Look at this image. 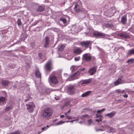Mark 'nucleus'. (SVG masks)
I'll use <instances>...</instances> for the list:
<instances>
[{
    "label": "nucleus",
    "instance_id": "nucleus-1",
    "mask_svg": "<svg viewBox=\"0 0 134 134\" xmlns=\"http://www.w3.org/2000/svg\"><path fill=\"white\" fill-rule=\"evenodd\" d=\"M53 113V109L50 107L47 108L43 111L42 115V117L45 119H49L52 116Z\"/></svg>",
    "mask_w": 134,
    "mask_h": 134
},
{
    "label": "nucleus",
    "instance_id": "nucleus-2",
    "mask_svg": "<svg viewBox=\"0 0 134 134\" xmlns=\"http://www.w3.org/2000/svg\"><path fill=\"white\" fill-rule=\"evenodd\" d=\"M116 10L115 8L112 7L107 10L104 13V14L110 17L116 13Z\"/></svg>",
    "mask_w": 134,
    "mask_h": 134
},
{
    "label": "nucleus",
    "instance_id": "nucleus-3",
    "mask_svg": "<svg viewBox=\"0 0 134 134\" xmlns=\"http://www.w3.org/2000/svg\"><path fill=\"white\" fill-rule=\"evenodd\" d=\"M45 70L48 73L52 69V62L51 60H49L47 62L44 66Z\"/></svg>",
    "mask_w": 134,
    "mask_h": 134
},
{
    "label": "nucleus",
    "instance_id": "nucleus-4",
    "mask_svg": "<svg viewBox=\"0 0 134 134\" xmlns=\"http://www.w3.org/2000/svg\"><path fill=\"white\" fill-rule=\"evenodd\" d=\"M26 109L30 113L33 112L34 108H35V105L33 102H30L26 105Z\"/></svg>",
    "mask_w": 134,
    "mask_h": 134
},
{
    "label": "nucleus",
    "instance_id": "nucleus-5",
    "mask_svg": "<svg viewBox=\"0 0 134 134\" xmlns=\"http://www.w3.org/2000/svg\"><path fill=\"white\" fill-rule=\"evenodd\" d=\"M92 42L91 41H82L80 43V45L81 47H84V50L88 48V47H89L90 44H92Z\"/></svg>",
    "mask_w": 134,
    "mask_h": 134
},
{
    "label": "nucleus",
    "instance_id": "nucleus-6",
    "mask_svg": "<svg viewBox=\"0 0 134 134\" xmlns=\"http://www.w3.org/2000/svg\"><path fill=\"white\" fill-rule=\"evenodd\" d=\"M93 35L95 37H100L102 38L107 37L108 36V35L105 34L104 33L97 31H95L93 32Z\"/></svg>",
    "mask_w": 134,
    "mask_h": 134
},
{
    "label": "nucleus",
    "instance_id": "nucleus-7",
    "mask_svg": "<svg viewBox=\"0 0 134 134\" xmlns=\"http://www.w3.org/2000/svg\"><path fill=\"white\" fill-rule=\"evenodd\" d=\"M50 81L52 83L56 84L58 83V81L57 77L54 75H51L50 76L49 78Z\"/></svg>",
    "mask_w": 134,
    "mask_h": 134
},
{
    "label": "nucleus",
    "instance_id": "nucleus-8",
    "mask_svg": "<svg viewBox=\"0 0 134 134\" xmlns=\"http://www.w3.org/2000/svg\"><path fill=\"white\" fill-rule=\"evenodd\" d=\"M80 76V73L79 71H77L74 74L71 76L70 78L66 80L67 81H70L78 79Z\"/></svg>",
    "mask_w": 134,
    "mask_h": 134
},
{
    "label": "nucleus",
    "instance_id": "nucleus-9",
    "mask_svg": "<svg viewBox=\"0 0 134 134\" xmlns=\"http://www.w3.org/2000/svg\"><path fill=\"white\" fill-rule=\"evenodd\" d=\"M91 55L90 53H86L83 55L82 59L86 61H90Z\"/></svg>",
    "mask_w": 134,
    "mask_h": 134
},
{
    "label": "nucleus",
    "instance_id": "nucleus-10",
    "mask_svg": "<svg viewBox=\"0 0 134 134\" xmlns=\"http://www.w3.org/2000/svg\"><path fill=\"white\" fill-rule=\"evenodd\" d=\"M68 91L70 94H73L74 92V86L73 85L69 86L68 88Z\"/></svg>",
    "mask_w": 134,
    "mask_h": 134
},
{
    "label": "nucleus",
    "instance_id": "nucleus-11",
    "mask_svg": "<svg viewBox=\"0 0 134 134\" xmlns=\"http://www.w3.org/2000/svg\"><path fill=\"white\" fill-rule=\"evenodd\" d=\"M51 91L50 89L48 88H46L45 87H44L42 91H41V92L43 94H49Z\"/></svg>",
    "mask_w": 134,
    "mask_h": 134
},
{
    "label": "nucleus",
    "instance_id": "nucleus-12",
    "mask_svg": "<svg viewBox=\"0 0 134 134\" xmlns=\"http://www.w3.org/2000/svg\"><path fill=\"white\" fill-rule=\"evenodd\" d=\"M97 67L96 66L93 67V68H90V69L89 72L91 74V75H92L94 74L96 71Z\"/></svg>",
    "mask_w": 134,
    "mask_h": 134
},
{
    "label": "nucleus",
    "instance_id": "nucleus-13",
    "mask_svg": "<svg viewBox=\"0 0 134 134\" xmlns=\"http://www.w3.org/2000/svg\"><path fill=\"white\" fill-rule=\"evenodd\" d=\"M74 9L75 11L77 13L81 11L80 6L79 5L77 4L75 5Z\"/></svg>",
    "mask_w": 134,
    "mask_h": 134
},
{
    "label": "nucleus",
    "instance_id": "nucleus-14",
    "mask_svg": "<svg viewBox=\"0 0 134 134\" xmlns=\"http://www.w3.org/2000/svg\"><path fill=\"white\" fill-rule=\"evenodd\" d=\"M35 74L36 77L39 79L40 81H41V74L40 72V71L38 69H36L35 72Z\"/></svg>",
    "mask_w": 134,
    "mask_h": 134
},
{
    "label": "nucleus",
    "instance_id": "nucleus-15",
    "mask_svg": "<svg viewBox=\"0 0 134 134\" xmlns=\"http://www.w3.org/2000/svg\"><path fill=\"white\" fill-rule=\"evenodd\" d=\"M45 43L44 46L45 48L49 46V40L48 36H46L45 37Z\"/></svg>",
    "mask_w": 134,
    "mask_h": 134
},
{
    "label": "nucleus",
    "instance_id": "nucleus-16",
    "mask_svg": "<svg viewBox=\"0 0 134 134\" xmlns=\"http://www.w3.org/2000/svg\"><path fill=\"white\" fill-rule=\"evenodd\" d=\"M127 16L126 15H124L121 18V22L123 24H126L127 22Z\"/></svg>",
    "mask_w": 134,
    "mask_h": 134
},
{
    "label": "nucleus",
    "instance_id": "nucleus-17",
    "mask_svg": "<svg viewBox=\"0 0 134 134\" xmlns=\"http://www.w3.org/2000/svg\"><path fill=\"white\" fill-rule=\"evenodd\" d=\"M82 52L80 48L75 49L74 51V53L75 54H80Z\"/></svg>",
    "mask_w": 134,
    "mask_h": 134
},
{
    "label": "nucleus",
    "instance_id": "nucleus-18",
    "mask_svg": "<svg viewBox=\"0 0 134 134\" xmlns=\"http://www.w3.org/2000/svg\"><path fill=\"white\" fill-rule=\"evenodd\" d=\"M105 128L110 132H114L115 131V129L112 127H110L108 125H105Z\"/></svg>",
    "mask_w": 134,
    "mask_h": 134
},
{
    "label": "nucleus",
    "instance_id": "nucleus-19",
    "mask_svg": "<svg viewBox=\"0 0 134 134\" xmlns=\"http://www.w3.org/2000/svg\"><path fill=\"white\" fill-rule=\"evenodd\" d=\"M118 36L121 37H123L125 38H129L130 37L129 36L125 34H120L118 35Z\"/></svg>",
    "mask_w": 134,
    "mask_h": 134
},
{
    "label": "nucleus",
    "instance_id": "nucleus-20",
    "mask_svg": "<svg viewBox=\"0 0 134 134\" xmlns=\"http://www.w3.org/2000/svg\"><path fill=\"white\" fill-rule=\"evenodd\" d=\"M121 79H122V77H121L119 78L118 80L114 82V83L115 86L118 85L119 84L121 83Z\"/></svg>",
    "mask_w": 134,
    "mask_h": 134
},
{
    "label": "nucleus",
    "instance_id": "nucleus-21",
    "mask_svg": "<svg viewBox=\"0 0 134 134\" xmlns=\"http://www.w3.org/2000/svg\"><path fill=\"white\" fill-rule=\"evenodd\" d=\"M45 9V7L44 6H41L38 7L37 10L38 12H42Z\"/></svg>",
    "mask_w": 134,
    "mask_h": 134
},
{
    "label": "nucleus",
    "instance_id": "nucleus-22",
    "mask_svg": "<svg viewBox=\"0 0 134 134\" xmlns=\"http://www.w3.org/2000/svg\"><path fill=\"white\" fill-rule=\"evenodd\" d=\"M91 81V79H89L82 80L81 82L82 84H87L90 82Z\"/></svg>",
    "mask_w": 134,
    "mask_h": 134
},
{
    "label": "nucleus",
    "instance_id": "nucleus-23",
    "mask_svg": "<svg viewBox=\"0 0 134 134\" xmlns=\"http://www.w3.org/2000/svg\"><path fill=\"white\" fill-rule=\"evenodd\" d=\"M127 54V56L131 55L132 54H134V49L129 50Z\"/></svg>",
    "mask_w": 134,
    "mask_h": 134
},
{
    "label": "nucleus",
    "instance_id": "nucleus-24",
    "mask_svg": "<svg viewBox=\"0 0 134 134\" xmlns=\"http://www.w3.org/2000/svg\"><path fill=\"white\" fill-rule=\"evenodd\" d=\"M91 91H88L86 92L85 93H83L82 95V97H85L88 96L89 94L91 93Z\"/></svg>",
    "mask_w": 134,
    "mask_h": 134
},
{
    "label": "nucleus",
    "instance_id": "nucleus-25",
    "mask_svg": "<svg viewBox=\"0 0 134 134\" xmlns=\"http://www.w3.org/2000/svg\"><path fill=\"white\" fill-rule=\"evenodd\" d=\"M115 114V112L114 111H113L110 113L107 114L106 115L109 116L110 118H111Z\"/></svg>",
    "mask_w": 134,
    "mask_h": 134
},
{
    "label": "nucleus",
    "instance_id": "nucleus-26",
    "mask_svg": "<svg viewBox=\"0 0 134 134\" xmlns=\"http://www.w3.org/2000/svg\"><path fill=\"white\" fill-rule=\"evenodd\" d=\"M59 20L63 23L64 24H66L67 22V20L64 17H62Z\"/></svg>",
    "mask_w": 134,
    "mask_h": 134
},
{
    "label": "nucleus",
    "instance_id": "nucleus-27",
    "mask_svg": "<svg viewBox=\"0 0 134 134\" xmlns=\"http://www.w3.org/2000/svg\"><path fill=\"white\" fill-rule=\"evenodd\" d=\"M71 101V99H69L68 100L66 101L64 104V106H66L70 105V103Z\"/></svg>",
    "mask_w": 134,
    "mask_h": 134
},
{
    "label": "nucleus",
    "instance_id": "nucleus-28",
    "mask_svg": "<svg viewBox=\"0 0 134 134\" xmlns=\"http://www.w3.org/2000/svg\"><path fill=\"white\" fill-rule=\"evenodd\" d=\"M77 27L75 25H73L71 28V30L75 32H77Z\"/></svg>",
    "mask_w": 134,
    "mask_h": 134
},
{
    "label": "nucleus",
    "instance_id": "nucleus-29",
    "mask_svg": "<svg viewBox=\"0 0 134 134\" xmlns=\"http://www.w3.org/2000/svg\"><path fill=\"white\" fill-rule=\"evenodd\" d=\"M1 83L3 86H5L8 84L9 82L7 81L3 80L2 81Z\"/></svg>",
    "mask_w": 134,
    "mask_h": 134
},
{
    "label": "nucleus",
    "instance_id": "nucleus-30",
    "mask_svg": "<svg viewBox=\"0 0 134 134\" xmlns=\"http://www.w3.org/2000/svg\"><path fill=\"white\" fill-rule=\"evenodd\" d=\"M65 122L64 121H61L58 122L56 123H55V124H53V125L54 126L58 125H60L61 124H63Z\"/></svg>",
    "mask_w": 134,
    "mask_h": 134
},
{
    "label": "nucleus",
    "instance_id": "nucleus-31",
    "mask_svg": "<svg viewBox=\"0 0 134 134\" xmlns=\"http://www.w3.org/2000/svg\"><path fill=\"white\" fill-rule=\"evenodd\" d=\"M65 47V46L64 45L62 44L58 48V51H62Z\"/></svg>",
    "mask_w": 134,
    "mask_h": 134
},
{
    "label": "nucleus",
    "instance_id": "nucleus-32",
    "mask_svg": "<svg viewBox=\"0 0 134 134\" xmlns=\"http://www.w3.org/2000/svg\"><path fill=\"white\" fill-rule=\"evenodd\" d=\"M118 93V94H120L123 93L125 91L124 90H121L120 89H118L116 91Z\"/></svg>",
    "mask_w": 134,
    "mask_h": 134
},
{
    "label": "nucleus",
    "instance_id": "nucleus-33",
    "mask_svg": "<svg viewBox=\"0 0 134 134\" xmlns=\"http://www.w3.org/2000/svg\"><path fill=\"white\" fill-rule=\"evenodd\" d=\"M90 61H91L93 63L95 62L96 61V59L95 57L94 56H91Z\"/></svg>",
    "mask_w": 134,
    "mask_h": 134
},
{
    "label": "nucleus",
    "instance_id": "nucleus-34",
    "mask_svg": "<svg viewBox=\"0 0 134 134\" xmlns=\"http://www.w3.org/2000/svg\"><path fill=\"white\" fill-rule=\"evenodd\" d=\"M112 26L111 23H107L105 25V26L106 27H111Z\"/></svg>",
    "mask_w": 134,
    "mask_h": 134
},
{
    "label": "nucleus",
    "instance_id": "nucleus-35",
    "mask_svg": "<svg viewBox=\"0 0 134 134\" xmlns=\"http://www.w3.org/2000/svg\"><path fill=\"white\" fill-rule=\"evenodd\" d=\"M17 23L19 26H21L22 23L20 19H18L17 20Z\"/></svg>",
    "mask_w": 134,
    "mask_h": 134
},
{
    "label": "nucleus",
    "instance_id": "nucleus-36",
    "mask_svg": "<svg viewBox=\"0 0 134 134\" xmlns=\"http://www.w3.org/2000/svg\"><path fill=\"white\" fill-rule=\"evenodd\" d=\"M5 100V98L3 97H0V102H4Z\"/></svg>",
    "mask_w": 134,
    "mask_h": 134
},
{
    "label": "nucleus",
    "instance_id": "nucleus-37",
    "mask_svg": "<svg viewBox=\"0 0 134 134\" xmlns=\"http://www.w3.org/2000/svg\"><path fill=\"white\" fill-rule=\"evenodd\" d=\"M66 118L69 120L72 119V116H69L68 115H66Z\"/></svg>",
    "mask_w": 134,
    "mask_h": 134
},
{
    "label": "nucleus",
    "instance_id": "nucleus-38",
    "mask_svg": "<svg viewBox=\"0 0 134 134\" xmlns=\"http://www.w3.org/2000/svg\"><path fill=\"white\" fill-rule=\"evenodd\" d=\"M134 61V59H131L128 60H127V63H129L130 62L132 63Z\"/></svg>",
    "mask_w": 134,
    "mask_h": 134
},
{
    "label": "nucleus",
    "instance_id": "nucleus-39",
    "mask_svg": "<svg viewBox=\"0 0 134 134\" xmlns=\"http://www.w3.org/2000/svg\"><path fill=\"white\" fill-rule=\"evenodd\" d=\"M79 119H77L72 120L71 121H66V122H73L74 121H78L79 120Z\"/></svg>",
    "mask_w": 134,
    "mask_h": 134
},
{
    "label": "nucleus",
    "instance_id": "nucleus-40",
    "mask_svg": "<svg viewBox=\"0 0 134 134\" xmlns=\"http://www.w3.org/2000/svg\"><path fill=\"white\" fill-rule=\"evenodd\" d=\"M80 59V57H75L74 58L75 60V61H79Z\"/></svg>",
    "mask_w": 134,
    "mask_h": 134
},
{
    "label": "nucleus",
    "instance_id": "nucleus-41",
    "mask_svg": "<svg viewBox=\"0 0 134 134\" xmlns=\"http://www.w3.org/2000/svg\"><path fill=\"white\" fill-rule=\"evenodd\" d=\"M11 108V107L9 106L8 107H7L5 109V110L6 111H8L10 110Z\"/></svg>",
    "mask_w": 134,
    "mask_h": 134
},
{
    "label": "nucleus",
    "instance_id": "nucleus-42",
    "mask_svg": "<svg viewBox=\"0 0 134 134\" xmlns=\"http://www.w3.org/2000/svg\"><path fill=\"white\" fill-rule=\"evenodd\" d=\"M38 56L41 59L42 58L43 55L41 53H39L38 54Z\"/></svg>",
    "mask_w": 134,
    "mask_h": 134
},
{
    "label": "nucleus",
    "instance_id": "nucleus-43",
    "mask_svg": "<svg viewBox=\"0 0 134 134\" xmlns=\"http://www.w3.org/2000/svg\"><path fill=\"white\" fill-rule=\"evenodd\" d=\"M26 67L28 68H30V64L28 63H26Z\"/></svg>",
    "mask_w": 134,
    "mask_h": 134
},
{
    "label": "nucleus",
    "instance_id": "nucleus-44",
    "mask_svg": "<svg viewBox=\"0 0 134 134\" xmlns=\"http://www.w3.org/2000/svg\"><path fill=\"white\" fill-rule=\"evenodd\" d=\"M88 122L89 124V125H90L92 122V121L91 119H89L87 121Z\"/></svg>",
    "mask_w": 134,
    "mask_h": 134
},
{
    "label": "nucleus",
    "instance_id": "nucleus-45",
    "mask_svg": "<svg viewBox=\"0 0 134 134\" xmlns=\"http://www.w3.org/2000/svg\"><path fill=\"white\" fill-rule=\"evenodd\" d=\"M95 120L96 121L98 122H99L100 121H102V120L100 118L99 119H96Z\"/></svg>",
    "mask_w": 134,
    "mask_h": 134
},
{
    "label": "nucleus",
    "instance_id": "nucleus-46",
    "mask_svg": "<svg viewBox=\"0 0 134 134\" xmlns=\"http://www.w3.org/2000/svg\"><path fill=\"white\" fill-rule=\"evenodd\" d=\"M99 117H102V116L101 115H98L97 114H96V118H99Z\"/></svg>",
    "mask_w": 134,
    "mask_h": 134
},
{
    "label": "nucleus",
    "instance_id": "nucleus-47",
    "mask_svg": "<svg viewBox=\"0 0 134 134\" xmlns=\"http://www.w3.org/2000/svg\"><path fill=\"white\" fill-rule=\"evenodd\" d=\"M47 129L46 128V127H43L42 128V130L43 131H44V130H47Z\"/></svg>",
    "mask_w": 134,
    "mask_h": 134
},
{
    "label": "nucleus",
    "instance_id": "nucleus-48",
    "mask_svg": "<svg viewBox=\"0 0 134 134\" xmlns=\"http://www.w3.org/2000/svg\"><path fill=\"white\" fill-rule=\"evenodd\" d=\"M88 115L85 114L84 115H83L82 116H81V118H83V117H87L88 116Z\"/></svg>",
    "mask_w": 134,
    "mask_h": 134
},
{
    "label": "nucleus",
    "instance_id": "nucleus-49",
    "mask_svg": "<svg viewBox=\"0 0 134 134\" xmlns=\"http://www.w3.org/2000/svg\"><path fill=\"white\" fill-rule=\"evenodd\" d=\"M70 111H71V109H70V110L68 111V112H66V113H65V115H67V114L68 113H70Z\"/></svg>",
    "mask_w": 134,
    "mask_h": 134
},
{
    "label": "nucleus",
    "instance_id": "nucleus-50",
    "mask_svg": "<svg viewBox=\"0 0 134 134\" xmlns=\"http://www.w3.org/2000/svg\"><path fill=\"white\" fill-rule=\"evenodd\" d=\"M123 96L125 98H127L128 97L127 95L125 94L123 95Z\"/></svg>",
    "mask_w": 134,
    "mask_h": 134
},
{
    "label": "nucleus",
    "instance_id": "nucleus-51",
    "mask_svg": "<svg viewBox=\"0 0 134 134\" xmlns=\"http://www.w3.org/2000/svg\"><path fill=\"white\" fill-rule=\"evenodd\" d=\"M105 108H103L101 110H100L101 112H103V111H104V110H105Z\"/></svg>",
    "mask_w": 134,
    "mask_h": 134
},
{
    "label": "nucleus",
    "instance_id": "nucleus-52",
    "mask_svg": "<svg viewBox=\"0 0 134 134\" xmlns=\"http://www.w3.org/2000/svg\"><path fill=\"white\" fill-rule=\"evenodd\" d=\"M85 70V68H81V69H80V71H84Z\"/></svg>",
    "mask_w": 134,
    "mask_h": 134
},
{
    "label": "nucleus",
    "instance_id": "nucleus-53",
    "mask_svg": "<svg viewBox=\"0 0 134 134\" xmlns=\"http://www.w3.org/2000/svg\"><path fill=\"white\" fill-rule=\"evenodd\" d=\"M29 97L27 99H25V102H26L28 101L29 100Z\"/></svg>",
    "mask_w": 134,
    "mask_h": 134
},
{
    "label": "nucleus",
    "instance_id": "nucleus-54",
    "mask_svg": "<svg viewBox=\"0 0 134 134\" xmlns=\"http://www.w3.org/2000/svg\"><path fill=\"white\" fill-rule=\"evenodd\" d=\"M91 45L92 44H90V45L89 46V47H88V48H89L90 50L91 48Z\"/></svg>",
    "mask_w": 134,
    "mask_h": 134
},
{
    "label": "nucleus",
    "instance_id": "nucleus-55",
    "mask_svg": "<svg viewBox=\"0 0 134 134\" xmlns=\"http://www.w3.org/2000/svg\"><path fill=\"white\" fill-rule=\"evenodd\" d=\"M97 131H103V130H102L101 129H98L97 130Z\"/></svg>",
    "mask_w": 134,
    "mask_h": 134
},
{
    "label": "nucleus",
    "instance_id": "nucleus-56",
    "mask_svg": "<svg viewBox=\"0 0 134 134\" xmlns=\"http://www.w3.org/2000/svg\"><path fill=\"white\" fill-rule=\"evenodd\" d=\"M97 112L98 113H101L100 110H99L97 111Z\"/></svg>",
    "mask_w": 134,
    "mask_h": 134
},
{
    "label": "nucleus",
    "instance_id": "nucleus-57",
    "mask_svg": "<svg viewBox=\"0 0 134 134\" xmlns=\"http://www.w3.org/2000/svg\"><path fill=\"white\" fill-rule=\"evenodd\" d=\"M26 84L25 83H24V85H22L21 86H22L23 87H24L25 86H26Z\"/></svg>",
    "mask_w": 134,
    "mask_h": 134
},
{
    "label": "nucleus",
    "instance_id": "nucleus-58",
    "mask_svg": "<svg viewBox=\"0 0 134 134\" xmlns=\"http://www.w3.org/2000/svg\"><path fill=\"white\" fill-rule=\"evenodd\" d=\"M57 120V119H54L53 121V122H55Z\"/></svg>",
    "mask_w": 134,
    "mask_h": 134
},
{
    "label": "nucleus",
    "instance_id": "nucleus-59",
    "mask_svg": "<svg viewBox=\"0 0 134 134\" xmlns=\"http://www.w3.org/2000/svg\"><path fill=\"white\" fill-rule=\"evenodd\" d=\"M64 117V115H61L60 116V117L61 118H63Z\"/></svg>",
    "mask_w": 134,
    "mask_h": 134
},
{
    "label": "nucleus",
    "instance_id": "nucleus-60",
    "mask_svg": "<svg viewBox=\"0 0 134 134\" xmlns=\"http://www.w3.org/2000/svg\"><path fill=\"white\" fill-rule=\"evenodd\" d=\"M55 99L57 100H59V98L57 97H55Z\"/></svg>",
    "mask_w": 134,
    "mask_h": 134
},
{
    "label": "nucleus",
    "instance_id": "nucleus-61",
    "mask_svg": "<svg viewBox=\"0 0 134 134\" xmlns=\"http://www.w3.org/2000/svg\"><path fill=\"white\" fill-rule=\"evenodd\" d=\"M10 134H17V133L16 132H15V133H11Z\"/></svg>",
    "mask_w": 134,
    "mask_h": 134
},
{
    "label": "nucleus",
    "instance_id": "nucleus-62",
    "mask_svg": "<svg viewBox=\"0 0 134 134\" xmlns=\"http://www.w3.org/2000/svg\"><path fill=\"white\" fill-rule=\"evenodd\" d=\"M19 133L20 132L18 131H17V134H19Z\"/></svg>",
    "mask_w": 134,
    "mask_h": 134
},
{
    "label": "nucleus",
    "instance_id": "nucleus-63",
    "mask_svg": "<svg viewBox=\"0 0 134 134\" xmlns=\"http://www.w3.org/2000/svg\"><path fill=\"white\" fill-rule=\"evenodd\" d=\"M38 132V134H40V133H41V132Z\"/></svg>",
    "mask_w": 134,
    "mask_h": 134
},
{
    "label": "nucleus",
    "instance_id": "nucleus-64",
    "mask_svg": "<svg viewBox=\"0 0 134 134\" xmlns=\"http://www.w3.org/2000/svg\"><path fill=\"white\" fill-rule=\"evenodd\" d=\"M49 125H47L46 126V127H49Z\"/></svg>",
    "mask_w": 134,
    "mask_h": 134
}]
</instances>
